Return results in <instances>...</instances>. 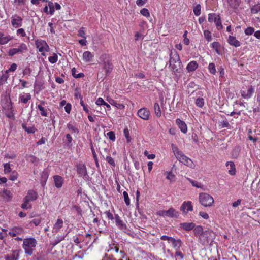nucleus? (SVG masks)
Returning <instances> with one entry per match:
<instances>
[{
  "mask_svg": "<svg viewBox=\"0 0 260 260\" xmlns=\"http://www.w3.org/2000/svg\"><path fill=\"white\" fill-rule=\"evenodd\" d=\"M58 57L57 55L55 54H54L53 56H50L48 58V60L51 63H56L57 61Z\"/></svg>",
  "mask_w": 260,
  "mask_h": 260,
  "instance_id": "42",
  "label": "nucleus"
},
{
  "mask_svg": "<svg viewBox=\"0 0 260 260\" xmlns=\"http://www.w3.org/2000/svg\"><path fill=\"white\" fill-rule=\"evenodd\" d=\"M124 135L126 139L127 142H129L131 141V138L129 135V131L127 128H125L123 131Z\"/></svg>",
  "mask_w": 260,
  "mask_h": 260,
  "instance_id": "51",
  "label": "nucleus"
},
{
  "mask_svg": "<svg viewBox=\"0 0 260 260\" xmlns=\"http://www.w3.org/2000/svg\"><path fill=\"white\" fill-rule=\"evenodd\" d=\"M18 177V173L16 171H13L10 175V179L12 181L15 180Z\"/></svg>",
  "mask_w": 260,
  "mask_h": 260,
  "instance_id": "53",
  "label": "nucleus"
},
{
  "mask_svg": "<svg viewBox=\"0 0 260 260\" xmlns=\"http://www.w3.org/2000/svg\"><path fill=\"white\" fill-rule=\"evenodd\" d=\"M180 210L184 214H187L188 212L193 210V206L190 201L184 202L180 207Z\"/></svg>",
  "mask_w": 260,
  "mask_h": 260,
  "instance_id": "8",
  "label": "nucleus"
},
{
  "mask_svg": "<svg viewBox=\"0 0 260 260\" xmlns=\"http://www.w3.org/2000/svg\"><path fill=\"white\" fill-rule=\"evenodd\" d=\"M227 167H229V173L231 175H234L236 172V169L234 163L232 161H228L226 163Z\"/></svg>",
  "mask_w": 260,
  "mask_h": 260,
  "instance_id": "22",
  "label": "nucleus"
},
{
  "mask_svg": "<svg viewBox=\"0 0 260 260\" xmlns=\"http://www.w3.org/2000/svg\"><path fill=\"white\" fill-rule=\"evenodd\" d=\"M11 38L9 36H6L3 34L0 33V44H5L7 43L10 40Z\"/></svg>",
  "mask_w": 260,
  "mask_h": 260,
  "instance_id": "26",
  "label": "nucleus"
},
{
  "mask_svg": "<svg viewBox=\"0 0 260 260\" xmlns=\"http://www.w3.org/2000/svg\"><path fill=\"white\" fill-rule=\"evenodd\" d=\"M105 101L102 98H99L96 102V104L98 105H102L105 104Z\"/></svg>",
  "mask_w": 260,
  "mask_h": 260,
  "instance_id": "64",
  "label": "nucleus"
},
{
  "mask_svg": "<svg viewBox=\"0 0 260 260\" xmlns=\"http://www.w3.org/2000/svg\"><path fill=\"white\" fill-rule=\"evenodd\" d=\"M208 69L210 72L212 74H215L216 73V69L214 63H211L208 66Z\"/></svg>",
  "mask_w": 260,
  "mask_h": 260,
  "instance_id": "43",
  "label": "nucleus"
},
{
  "mask_svg": "<svg viewBox=\"0 0 260 260\" xmlns=\"http://www.w3.org/2000/svg\"><path fill=\"white\" fill-rule=\"evenodd\" d=\"M29 202H26V199L24 198V203L21 205V207L23 209H28L31 208V205L28 206V203Z\"/></svg>",
  "mask_w": 260,
  "mask_h": 260,
  "instance_id": "60",
  "label": "nucleus"
},
{
  "mask_svg": "<svg viewBox=\"0 0 260 260\" xmlns=\"http://www.w3.org/2000/svg\"><path fill=\"white\" fill-rule=\"evenodd\" d=\"M106 161L112 167H114L115 166V163L114 159L110 156H107L106 157Z\"/></svg>",
  "mask_w": 260,
  "mask_h": 260,
  "instance_id": "45",
  "label": "nucleus"
},
{
  "mask_svg": "<svg viewBox=\"0 0 260 260\" xmlns=\"http://www.w3.org/2000/svg\"><path fill=\"white\" fill-rule=\"evenodd\" d=\"M3 196L4 198L7 199L8 200H10L12 198V193L9 190H4Z\"/></svg>",
  "mask_w": 260,
  "mask_h": 260,
  "instance_id": "32",
  "label": "nucleus"
},
{
  "mask_svg": "<svg viewBox=\"0 0 260 260\" xmlns=\"http://www.w3.org/2000/svg\"><path fill=\"white\" fill-rule=\"evenodd\" d=\"M137 114L141 118L147 120L149 118L150 112L146 108H143L138 110Z\"/></svg>",
  "mask_w": 260,
  "mask_h": 260,
  "instance_id": "10",
  "label": "nucleus"
},
{
  "mask_svg": "<svg viewBox=\"0 0 260 260\" xmlns=\"http://www.w3.org/2000/svg\"><path fill=\"white\" fill-rule=\"evenodd\" d=\"M199 202L204 207L212 206L214 203L213 198L207 193H201L199 197Z\"/></svg>",
  "mask_w": 260,
  "mask_h": 260,
  "instance_id": "4",
  "label": "nucleus"
},
{
  "mask_svg": "<svg viewBox=\"0 0 260 260\" xmlns=\"http://www.w3.org/2000/svg\"><path fill=\"white\" fill-rule=\"evenodd\" d=\"M48 6L50 8V12H49L50 14L52 15V14H53V13L54 12V8L53 3L51 2H49L48 3Z\"/></svg>",
  "mask_w": 260,
  "mask_h": 260,
  "instance_id": "59",
  "label": "nucleus"
},
{
  "mask_svg": "<svg viewBox=\"0 0 260 260\" xmlns=\"http://www.w3.org/2000/svg\"><path fill=\"white\" fill-rule=\"evenodd\" d=\"M17 65L16 63H12L11 65L10 68L8 70L6 71V72L8 73V72L15 71L16 70V69H17Z\"/></svg>",
  "mask_w": 260,
  "mask_h": 260,
  "instance_id": "56",
  "label": "nucleus"
},
{
  "mask_svg": "<svg viewBox=\"0 0 260 260\" xmlns=\"http://www.w3.org/2000/svg\"><path fill=\"white\" fill-rule=\"evenodd\" d=\"M171 243L173 244V246L174 248H176V250H178L180 248L182 245V242L180 239H175L174 238L173 239Z\"/></svg>",
  "mask_w": 260,
  "mask_h": 260,
  "instance_id": "27",
  "label": "nucleus"
},
{
  "mask_svg": "<svg viewBox=\"0 0 260 260\" xmlns=\"http://www.w3.org/2000/svg\"><path fill=\"white\" fill-rule=\"evenodd\" d=\"M198 67V64L196 61L190 62L186 67V70L188 72L194 71Z\"/></svg>",
  "mask_w": 260,
  "mask_h": 260,
  "instance_id": "15",
  "label": "nucleus"
},
{
  "mask_svg": "<svg viewBox=\"0 0 260 260\" xmlns=\"http://www.w3.org/2000/svg\"><path fill=\"white\" fill-rule=\"evenodd\" d=\"M19 257V251L17 250L13 251L12 253L6 256V260H17Z\"/></svg>",
  "mask_w": 260,
  "mask_h": 260,
  "instance_id": "21",
  "label": "nucleus"
},
{
  "mask_svg": "<svg viewBox=\"0 0 260 260\" xmlns=\"http://www.w3.org/2000/svg\"><path fill=\"white\" fill-rule=\"evenodd\" d=\"M72 75V76L76 78H80L81 77V73L77 74L76 73V69L75 68H72L71 70Z\"/></svg>",
  "mask_w": 260,
  "mask_h": 260,
  "instance_id": "41",
  "label": "nucleus"
},
{
  "mask_svg": "<svg viewBox=\"0 0 260 260\" xmlns=\"http://www.w3.org/2000/svg\"><path fill=\"white\" fill-rule=\"evenodd\" d=\"M219 16L216 15L215 13H211L208 15V21L210 22H214L216 20L217 17H218Z\"/></svg>",
  "mask_w": 260,
  "mask_h": 260,
  "instance_id": "33",
  "label": "nucleus"
},
{
  "mask_svg": "<svg viewBox=\"0 0 260 260\" xmlns=\"http://www.w3.org/2000/svg\"><path fill=\"white\" fill-rule=\"evenodd\" d=\"M55 185L57 188H60L63 184V179L59 176L56 175L54 176Z\"/></svg>",
  "mask_w": 260,
  "mask_h": 260,
  "instance_id": "18",
  "label": "nucleus"
},
{
  "mask_svg": "<svg viewBox=\"0 0 260 260\" xmlns=\"http://www.w3.org/2000/svg\"><path fill=\"white\" fill-rule=\"evenodd\" d=\"M176 122L183 133L185 134L187 133V127L186 123L184 121L181 120L180 119H177L176 120Z\"/></svg>",
  "mask_w": 260,
  "mask_h": 260,
  "instance_id": "13",
  "label": "nucleus"
},
{
  "mask_svg": "<svg viewBox=\"0 0 260 260\" xmlns=\"http://www.w3.org/2000/svg\"><path fill=\"white\" fill-rule=\"evenodd\" d=\"M259 11H260V4L254 6L251 8V12H252V13H253L254 14H256V13H258Z\"/></svg>",
  "mask_w": 260,
  "mask_h": 260,
  "instance_id": "48",
  "label": "nucleus"
},
{
  "mask_svg": "<svg viewBox=\"0 0 260 260\" xmlns=\"http://www.w3.org/2000/svg\"><path fill=\"white\" fill-rule=\"evenodd\" d=\"M166 214L167 216L171 218H176L179 215L178 212L172 208H170L169 210L166 211Z\"/></svg>",
  "mask_w": 260,
  "mask_h": 260,
  "instance_id": "20",
  "label": "nucleus"
},
{
  "mask_svg": "<svg viewBox=\"0 0 260 260\" xmlns=\"http://www.w3.org/2000/svg\"><path fill=\"white\" fill-rule=\"evenodd\" d=\"M38 108L41 111V115H42L43 116H47V114L46 112L45 111V109L44 107H43L41 105H39L38 106Z\"/></svg>",
  "mask_w": 260,
  "mask_h": 260,
  "instance_id": "54",
  "label": "nucleus"
},
{
  "mask_svg": "<svg viewBox=\"0 0 260 260\" xmlns=\"http://www.w3.org/2000/svg\"><path fill=\"white\" fill-rule=\"evenodd\" d=\"M193 12L196 16H199L201 14V6L197 5L193 8Z\"/></svg>",
  "mask_w": 260,
  "mask_h": 260,
  "instance_id": "38",
  "label": "nucleus"
},
{
  "mask_svg": "<svg viewBox=\"0 0 260 260\" xmlns=\"http://www.w3.org/2000/svg\"><path fill=\"white\" fill-rule=\"evenodd\" d=\"M154 110L156 116L157 117H160L161 115V112L159 104L157 103H155L154 105Z\"/></svg>",
  "mask_w": 260,
  "mask_h": 260,
  "instance_id": "29",
  "label": "nucleus"
},
{
  "mask_svg": "<svg viewBox=\"0 0 260 260\" xmlns=\"http://www.w3.org/2000/svg\"><path fill=\"white\" fill-rule=\"evenodd\" d=\"M147 2V0H137L136 4L139 6H142L144 5Z\"/></svg>",
  "mask_w": 260,
  "mask_h": 260,
  "instance_id": "61",
  "label": "nucleus"
},
{
  "mask_svg": "<svg viewBox=\"0 0 260 260\" xmlns=\"http://www.w3.org/2000/svg\"><path fill=\"white\" fill-rule=\"evenodd\" d=\"M37 48L39 49L40 52L43 54L44 51H47L49 47L45 41H37L36 42Z\"/></svg>",
  "mask_w": 260,
  "mask_h": 260,
  "instance_id": "9",
  "label": "nucleus"
},
{
  "mask_svg": "<svg viewBox=\"0 0 260 260\" xmlns=\"http://www.w3.org/2000/svg\"><path fill=\"white\" fill-rule=\"evenodd\" d=\"M11 23L14 27H19L22 26V19L17 15H14L11 17Z\"/></svg>",
  "mask_w": 260,
  "mask_h": 260,
  "instance_id": "7",
  "label": "nucleus"
},
{
  "mask_svg": "<svg viewBox=\"0 0 260 260\" xmlns=\"http://www.w3.org/2000/svg\"><path fill=\"white\" fill-rule=\"evenodd\" d=\"M36 240L32 238L24 239L23 240V247L25 253L28 255H31L33 253V248L36 245Z\"/></svg>",
  "mask_w": 260,
  "mask_h": 260,
  "instance_id": "3",
  "label": "nucleus"
},
{
  "mask_svg": "<svg viewBox=\"0 0 260 260\" xmlns=\"http://www.w3.org/2000/svg\"><path fill=\"white\" fill-rule=\"evenodd\" d=\"M63 223V222L62 219H58L54 225L53 232L55 233H57L60 228H62Z\"/></svg>",
  "mask_w": 260,
  "mask_h": 260,
  "instance_id": "17",
  "label": "nucleus"
},
{
  "mask_svg": "<svg viewBox=\"0 0 260 260\" xmlns=\"http://www.w3.org/2000/svg\"><path fill=\"white\" fill-rule=\"evenodd\" d=\"M26 50H27L26 45L24 43H22L19 45L17 48L9 49L8 53L9 56H12L16 54H22Z\"/></svg>",
  "mask_w": 260,
  "mask_h": 260,
  "instance_id": "6",
  "label": "nucleus"
},
{
  "mask_svg": "<svg viewBox=\"0 0 260 260\" xmlns=\"http://www.w3.org/2000/svg\"><path fill=\"white\" fill-rule=\"evenodd\" d=\"M103 67L107 74L111 72L112 70V66L108 61L104 62Z\"/></svg>",
  "mask_w": 260,
  "mask_h": 260,
  "instance_id": "28",
  "label": "nucleus"
},
{
  "mask_svg": "<svg viewBox=\"0 0 260 260\" xmlns=\"http://www.w3.org/2000/svg\"><path fill=\"white\" fill-rule=\"evenodd\" d=\"M214 23H215L217 28L218 29L220 30L222 28L223 26L221 24L220 16H219L218 17H217V19L214 21Z\"/></svg>",
  "mask_w": 260,
  "mask_h": 260,
  "instance_id": "39",
  "label": "nucleus"
},
{
  "mask_svg": "<svg viewBox=\"0 0 260 260\" xmlns=\"http://www.w3.org/2000/svg\"><path fill=\"white\" fill-rule=\"evenodd\" d=\"M140 13H141L142 15H143V16H145V17H149V16H150V13H149V12L148 10L147 9H146V8H143V9H142L140 11Z\"/></svg>",
  "mask_w": 260,
  "mask_h": 260,
  "instance_id": "46",
  "label": "nucleus"
},
{
  "mask_svg": "<svg viewBox=\"0 0 260 260\" xmlns=\"http://www.w3.org/2000/svg\"><path fill=\"white\" fill-rule=\"evenodd\" d=\"M193 233L198 242L203 245L207 246L211 244L215 238V234L212 230L208 229L204 231L201 225L196 226Z\"/></svg>",
  "mask_w": 260,
  "mask_h": 260,
  "instance_id": "1",
  "label": "nucleus"
},
{
  "mask_svg": "<svg viewBox=\"0 0 260 260\" xmlns=\"http://www.w3.org/2000/svg\"><path fill=\"white\" fill-rule=\"evenodd\" d=\"M74 96L76 98H80V104H81V93H80V88L76 87H75V92H74Z\"/></svg>",
  "mask_w": 260,
  "mask_h": 260,
  "instance_id": "35",
  "label": "nucleus"
},
{
  "mask_svg": "<svg viewBox=\"0 0 260 260\" xmlns=\"http://www.w3.org/2000/svg\"><path fill=\"white\" fill-rule=\"evenodd\" d=\"M254 32V29L253 27H249L245 30V33L247 35H251Z\"/></svg>",
  "mask_w": 260,
  "mask_h": 260,
  "instance_id": "49",
  "label": "nucleus"
},
{
  "mask_svg": "<svg viewBox=\"0 0 260 260\" xmlns=\"http://www.w3.org/2000/svg\"><path fill=\"white\" fill-rule=\"evenodd\" d=\"M124 201L126 205L128 206L130 204V200L128 197V193L126 191L123 192Z\"/></svg>",
  "mask_w": 260,
  "mask_h": 260,
  "instance_id": "44",
  "label": "nucleus"
},
{
  "mask_svg": "<svg viewBox=\"0 0 260 260\" xmlns=\"http://www.w3.org/2000/svg\"><path fill=\"white\" fill-rule=\"evenodd\" d=\"M37 193L32 190H30L28 191L27 196L24 198L26 199V202H30L36 200L37 198Z\"/></svg>",
  "mask_w": 260,
  "mask_h": 260,
  "instance_id": "11",
  "label": "nucleus"
},
{
  "mask_svg": "<svg viewBox=\"0 0 260 260\" xmlns=\"http://www.w3.org/2000/svg\"><path fill=\"white\" fill-rule=\"evenodd\" d=\"M106 216L111 220L113 219V216L110 211H107L105 212Z\"/></svg>",
  "mask_w": 260,
  "mask_h": 260,
  "instance_id": "63",
  "label": "nucleus"
},
{
  "mask_svg": "<svg viewBox=\"0 0 260 260\" xmlns=\"http://www.w3.org/2000/svg\"><path fill=\"white\" fill-rule=\"evenodd\" d=\"M23 230L20 227H14L12 229V231L9 232V234L12 237L16 236L17 235L22 233Z\"/></svg>",
  "mask_w": 260,
  "mask_h": 260,
  "instance_id": "19",
  "label": "nucleus"
},
{
  "mask_svg": "<svg viewBox=\"0 0 260 260\" xmlns=\"http://www.w3.org/2000/svg\"><path fill=\"white\" fill-rule=\"evenodd\" d=\"M93 55L89 51H85L82 54L83 59L86 62L92 61Z\"/></svg>",
  "mask_w": 260,
  "mask_h": 260,
  "instance_id": "14",
  "label": "nucleus"
},
{
  "mask_svg": "<svg viewBox=\"0 0 260 260\" xmlns=\"http://www.w3.org/2000/svg\"><path fill=\"white\" fill-rule=\"evenodd\" d=\"M68 128L72 131V133H76V132L78 133V131L77 129V128L72 124H68Z\"/></svg>",
  "mask_w": 260,
  "mask_h": 260,
  "instance_id": "57",
  "label": "nucleus"
},
{
  "mask_svg": "<svg viewBox=\"0 0 260 260\" xmlns=\"http://www.w3.org/2000/svg\"><path fill=\"white\" fill-rule=\"evenodd\" d=\"M160 239L161 240H167L169 242H171V241H172L173 238L171 237H169L168 236H166V235H163L161 237H160Z\"/></svg>",
  "mask_w": 260,
  "mask_h": 260,
  "instance_id": "58",
  "label": "nucleus"
},
{
  "mask_svg": "<svg viewBox=\"0 0 260 260\" xmlns=\"http://www.w3.org/2000/svg\"><path fill=\"white\" fill-rule=\"evenodd\" d=\"M176 157L177 159L185 165H186L190 168H193L194 165L191 159L183 154L180 151H178L176 154Z\"/></svg>",
  "mask_w": 260,
  "mask_h": 260,
  "instance_id": "5",
  "label": "nucleus"
},
{
  "mask_svg": "<svg viewBox=\"0 0 260 260\" xmlns=\"http://www.w3.org/2000/svg\"><path fill=\"white\" fill-rule=\"evenodd\" d=\"M31 70L29 68H26L23 71V75H30L31 73Z\"/></svg>",
  "mask_w": 260,
  "mask_h": 260,
  "instance_id": "62",
  "label": "nucleus"
},
{
  "mask_svg": "<svg viewBox=\"0 0 260 260\" xmlns=\"http://www.w3.org/2000/svg\"><path fill=\"white\" fill-rule=\"evenodd\" d=\"M8 78V72H5L2 77L0 78V83L3 84V82L6 81Z\"/></svg>",
  "mask_w": 260,
  "mask_h": 260,
  "instance_id": "52",
  "label": "nucleus"
},
{
  "mask_svg": "<svg viewBox=\"0 0 260 260\" xmlns=\"http://www.w3.org/2000/svg\"><path fill=\"white\" fill-rule=\"evenodd\" d=\"M31 99V95L28 94L26 96L21 95L19 97V101L23 103H26Z\"/></svg>",
  "mask_w": 260,
  "mask_h": 260,
  "instance_id": "34",
  "label": "nucleus"
},
{
  "mask_svg": "<svg viewBox=\"0 0 260 260\" xmlns=\"http://www.w3.org/2000/svg\"><path fill=\"white\" fill-rule=\"evenodd\" d=\"M204 35L206 40L209 42L211 41L212 37L211 35V32L208 30H206L204 31Z\"/></svg>",
  "mask_w": 260,
  "mask_h": 260,
  "instance_id": "40",
  "label": "nucleus"
},
{
  "mask_svg": "<svg viewBox=\"0 0 260 260\" xmlns=\"http://www.w3.org/2000/svg\"><path fill=\"white\" fill-rule=\"evenodd\" d=\"M107 136L108 137L109 139H110L111 140H112L113 141H115V133L113 132L110 131V132L107 133Z\"/></svg>",
  "mask_w": 260,
  "mask_h": 260,
  "instance_id": "50",
  "label": "nucleus"
},
{
  "mask_svg": "<svg viewBox=\"0 0 260 260\" xmlns=\"http://www.w3.org/2000/svg\"><path fill=\"white\" fill-rule=\"evenodd\" d=\"M4 171L5 173H10L11 171V169L10 167V164L9 163H6L4 165Z\"/></svg>",
  "mask_w": 260,
  "mask_h": 260,
  "instance_id": "47",
  "label": "nucleus"
},
{
  "mask_svg": "<svg viewBox=\"0 0 260 260\" xmlns=\"http://www.w3.org/2000/svg\"><path fill=\"white\" fill-rule=\"evenodd\" d=\"M254 92V89L252 87V86L249 87L247 90H242L241 91V95L242 97L245 99L250 98L252 93Z\"/></svg>",
  "mask_w": 260,
  "mask_h": 260,
  "instance_id": "12",
  "label": "nucleus"
},
{
  "mask_svg": "<svg viewBox=\"0 0 260 260\" xmlns=\"http://www.w3.org/2000/svg\"><path fill=\"white\" fill-rule=\"evenodd\" d=\"M170 67L174 73H179L181 69V62L179 54L176 51L171 50L170 53Z\"/></svg>",
  "mask_w": 260,
  "mask_h": 260,
  "instance_id": "2",
  "label": "nucleus"
},
{
  "mask_svg": "<svg viewBox=\"0 0 260 260\" xmlns=\"http://www.w3.org/2000/svg\"><path fill=\"white\" fill-rule=\"evenodd\" d=\"M7 102L8 103H9V104L6 106V108L8 110H11L10 112L7 114V116L9 118H11L14 116V114L12 111V104H11L10 99H7Z\"/></svg>",
  "mask_w": 260,
  "mask_h": 260,
  "instance_id": "30",
  "label": "nucleus"
},
{
  "mask_svg": "<svg viewBox=\"0 0 260 260\" xmlns=\"http://www.w3.org/2000/svg\"><path fill=\"white\" fill-rule=\"evenodd\" d=\"M22 127L25 131H26L28 134H34L36 131V129L34 126H28L27 127L26 125L24 123L22 124Z\"/></svg>",
  "mask_w": 260,
  "mask_h": 260,
  "instance_id": "25",
  "label": "nucleus"
},
{
  "mask_svg": "<svg viewBox=\"0 0 260 260\" xmlns=\"http://www.w3.org/2000/svg\"><path fill=\"white\" fill-rule=\"evenodd\" d=\"M180 225L182 229L186 231H189L190 230L194 229L196 228L194 223L192 222H184L181 223Z\"/></svg>",
  "mask_w": 260,
  "mask_h": 260,
  "instance_id": "24",
  "label": "nucleus"
},
{
  "mask_svg": "<svg viewBox=\"0 0 260 260\" xmlns=\"http://www.w3.org/2000/svg\"><path fill=\"white\" fill-rule=\"evenodd\" d=\"M109 102L111 105L115 106V107L119 109H123L124 108V106L123 104H118L113 100H111L110 101H109Z\"/></svg>",
  "mask_w": 260,
  "mask_h": 260,
  "instance_id": "36",
  "label": "nucleus"
},
{
  "mask_svg": "<svg viewBox=\"0 0 260 260\" xmlns=\"http://www.w3.org/2000/svg\"><path fill=\"white\" fill-rule=\"evenodd\" d=\"M115 222L116 225L121 230H126V225L123 223V222L120 219L119 216L118 215L115 216Z\"/></svg>",
  "mask_w": 260,
  "mask_h": 260,
  "instance_id": "16",
  "label": "nucleus"
},
{
  "mask_svg": "<svg viewBox=\"0 0 260 260\" xmlns=\"http://www.w3.org/2000/svg\"><path fill=\"white\" fill-rule=\"evenodd\" d=\"M228 42L230 45H233L236 47L240 46V42L238 40H237L235 37L233 36H229L228 39Z\"/></svg>",
  "mask_w": 260,
  "mask_h": 260,
  "instance_id": "23",
  "label": "nucleus"
},
{
  "mask_svg": "<svg viewBox=\"0 0 260 260\" xmlns=\"http://www.w3.org/2000/svg\"><path fill=\"white\" fill-rule=\"evenodd\" d=\"M27 160L31 162H36L38 161V159L34 155H30L27 157Z\"/></svg>",
  "mask_w": 260,
  "mask_h": 260,
  "instance_id": "55",
  "label": "nucleus"
},
{
  "mask_svg": "<svg viewBox=\"0 0 260 260\" xmlns=\"http://www.w3.org/2000/svg\"><path fill=\"white\" fill-rule=\"evenodd\" d=\"M228 5L231 7L236 8L238 6L239 0H226Z\"/></svg>",
  "mask_w": 260,
  "mask_h": 260,
  "instance_id": "31",
  "label": "nucleus"
},
{
  "mask_svg": "<svg viewBox=\"0 0 260 260\" xmlns=\"http://www.w3.org/2000/svg\"><path fill=\"white\" fill-rule=\"evenodd\" d=\"M196 104L199 107H202L204 105V100L201 98H197L196 100Z\"/></svg>",
  "mask_w": 260,
  "mask_h": 260,
  "instance_id": "37",
  "label": "nucleus"
}]
</instances>
